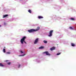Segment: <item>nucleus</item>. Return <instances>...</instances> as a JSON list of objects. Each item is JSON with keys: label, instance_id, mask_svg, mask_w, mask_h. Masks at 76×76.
<instances>
[{"label": "nucleus", "instance_id": "b1692460", "mask_svg": "<svg viewBox=\"0 0 76 76\" xmlns=\"http://www.w3.org/2000/svg\"><path fill=\"white\" fill-rule=\"evenodd\" d=\"M25 54H24V55H23V56H25Z\"/></svg>", "mask_w": 76, "mask_h": 76}, {"label": "nucleus", "instance_id": "f8f14e48", "mask_svg": "<svg viewBox=\"0 0 76 76\" xmlns=\"http://www.w3.org/2000/svg\"><path fill=\"white\" fill-rule=\"evenodd\" d=\"M43 42H44V43H45V44H47V43L48 42L46 40H44L43 41Z\"/></svg>", "mask_w": 76, "mask_h": 76}, {"label": "nucleus", "instance_id": "9b49d317", "mask_svg": "<svg viewBox=\"0 0 76 76\" xmlns=\"http://www.w3.org/2000/svg\"><path fill=\"white\" fill-rule=\"evenodd\" d=\"M43 48H44V47L42 46L39 48V49H43Z\"/></svg>", "mask_w": 76, "mask_h": 76}, {"label": "nucleus", "instance_id": "7ed1b4c3", "mask_svg": "<svg viewBox=\"0 0 76 76\" xmlns=\"http://www.w3.org/2000/svg\"><path fill=\"white\" fill-rule=\"evenodd\" d=\"M54 31L51 30L49 32V35H48V36L50 37H51L52 35L53 32Z\"/></svg>", "mask_w": 76, "mask_h": 76}, {"label": "nucleus", "instance_id": "f3484780", "mask_svg": "<svg viewBox=\"0 0 76 76\" xmlns=\"http://www.w3.org/2000/svg\"><path fill=\"white\" fill-rule=\"evenodd\" d=\"M70 19L71 20H75V19L72 18H71Z\"/></svg>", "mask_w": 76, "mask_h": 76}, {"label": "nucleus", "instance_id": "2eb2a0df", "mask_svg": "<svg viewBox=\"0 0 76 76\" xmlns=\"http://www.w3.org/2000/svg\"><path fill=\"white\" fill-rule=\"evenodd\" d=\"M3 51L4 53H6V49L4 48L3 49Z\"/></svg>", "mask_w": 76, "mask_h": 76}, {"label": "nucleus", "instance_id": "6ab92c4d", "mask_svg": "<svg viewBox=\"0 0 76 76\" xmlns=\"http://www.w3.org/2000/svg\"><path fill=\"white\" fill-rule=\"evenodd\" d=\"M7 54H10V53L9 52H7L6 53Z\"/></svg>", "mask_w": 76, "mask_h": 76}, {"label": "nucleus", "instance_id": "0eeeda50", "mask_svg": "<svg viewBox=\"0 0 76 76\" xmlns=\"http://www.w3.org/2000/svg\"><path fill=\"white\" fill-rule=\"evenodd\" d=\"M8 16H9L8 15H3V18H6V17H7Z\"/></svg>", "mask_w": 76, "mask_h": 76}, {"label": "nucleus", "instance_id": "20e7f679", "mask_svg": "<svg viewBox=\"0 0 76 76\" xmlns=\"http://www.w3.org/2000/svg\"><path fill=\"white\" fill-rule=\"evenodd\" d=\"M44 54H46L47 56H50V54L48 53V51H45L43 53Z\"/></svg>", "mask_w": 76, "mask_h": 76}, {"label": "nucleus", "instance_id": "4be33fe9", "mask_svg": "<svg viewBox=\"0 0 76 76\" xmlns=\"http://www.w3.org/2000/svg\"><path fill=\"white\" fill-rule=\"evenodd\" d=\"M20 51L21 53H23V52H22V51Z\"/></svg>", "mask_w": 76, "mask_h": 76}, {"label": "nucleus", "instance_id": "dca6fc26", "mask_svg": "<svg viewBox=\"0 0 76 76\" xmlns=\"http://www.w3.org/2000/svg\"><path fill=\"white\" fill-rule=\"evenodd\" d=\"M61 54V53H58L57 54V56H58V55H60Z\"/></svg>", "mask_w": 76, "mask_h": 76}, {"label": "nucleus", "instance_id": "393cba45", "mask_svg": "<svg viewBox=\"0 0 76 76\" xmlns=\"http://www.w3.org/2000/svg\"><path fill=\"white\" fill-rule=\"evenodd\" d=\"M1 26L0 25V27H1Z\"/></svg>", "mask_w": 76, "mask_h": 76}, {"label": "nucleus", "instance_id": "f03ea898", "mask_svg": "<svg viewBox=\"0 0 76 76\" xmlns=\"http://www.w3.org/2000/svg\"><path fill=\"white\" fill-rule=\"evenodd\" d=\"M28 32L30 33H32L34 32H35V29H31L30 30H28Z\"/></svg>", "mask_w": 76, "mask_h": 76}, {"label": "nucleus", "instance_id": "9d476101", "mask_svg": "<svg viewBox=\"0 0 76 76\" xmlns=\"http://www.w3.org/2000/svg\"><path fill=\"white\" fill-rule=\"evenodd\" d=\"M43 18V17L41 16H39L38 18L39 19H42Z\"/></svg>", "mask_w": 76, "mask_h": 76}, {"label": "nucleus", "instance_id": "412c9836", "mask_svg": "<svg viewBox=\"0 0 76 76\" xmlns=\"http://www.w3.org/2000/svg\"><path fill=\"white\" fill-rule=\"evenodd\" d=\"M20 67V64H19L18 65V68H19V67Z\"/></svg>", "mask_w": 76, "mask_h": 76}, {"label": "nucleus", "instance_id": "39448f33", "mask_svg": "<svg viewBox=\"0 0 76 76\" xmlns=\"http://www.w3.org/2000/svg\"><path fill=\"white\" fill-rule=\"evenodd\" d=\"M38 42V38H37L36 39L34 42V44H37Z\"/></svg>", "mask_w": 76, "mask_h": 76}, {"label": "nucleus", "instance_id": "ddd939ff", "mask_svg": "<svg viewBox=\"0 0 76 76\" xmlns=\"http://www.w3.org/2000/svg\"><path fill=\"white\" fill-rule=\"evenodd\" d=\"M0 66L1 67H3L4 66V65L2 64L1 63H0Z\"/></svg>", "mask_w": 76, "mask_h": 76}, {"label": "nucleus", "instance_id": "423d86ee", "mask_svg": "<svg viewBox=\"0 0 76 76\" xmlns=\"http://www.w3.org/2000/svg\"><path fill=\"white\" fill-rule=\"evenodd\" d=\"M55 50V47H53L50 48V50L51 51H53V50Z\"/></svg>", "mask_w": 76, "mask_h": 76}, {"label": "nucleus", "instance_id": "4468645a", "mask_svg": "<svg viewBox=\"0 0 76 76\" xmlns=\"http://www.w3.org/2000/svg\"><path fill=\"white\" fill-rule=\"evenodd\" d=\"M28 12H29V13H32V11H31V10H28Z\"/></svg>", "mask_w": 76, "mask_h": 76}, {"label": "nucleus", "instance_id": "a211bd4d", "mask_svg": "<svg viewBox=\"0 0 76 76\" xmlns=\"http://www.w3.org/2000/svg\"><path fill=\"white\" fill-rule=\"evenodd\" d=\"M11 64V63H10V62H9L7 63V64H8V65H10Z\"/></svg>", "mask_w": 76, "mask_h": 76}, {"label": "nucleus", "instance_id": "1a4fd4ad", "mask_svg": "<svg viewBox=\"0 0 76 76\" xmlns=\"http://www.w3.org/2000/svg\"><path fill=\"white\" fill-rule=\"evenodd\" d=\"M71 45L72 47H75V44L73 43H72L71 44Z\"/></svg>", "mask_w": 76, "mask_h": 76}, {"label": "nucleus", "instance_id": "6e6552de", "mask_svg": "<svg viewBox=\"0 0 76 76\" xmlns=\"http://www.w3.org/2000/svg\"><path fill=\"white\" fill-rule=\"evenodd\" d=\"M39 28H40L39 27H38L37 28V29L35 30V31H38V30H39Z\"/></svg>", "mask_w": 76, "mask_h": 76}, {"label": "nucleus", "instance_id": "5701e85b", "mask_svg": "<svg viewBox=\"0 0 76 76\" xmlns=\"http://www.w3.org/2000/svg\"><path fill=\"white\" fill-rule=\"evenodd\" d=\"M5 61L6 62H7V61H9L6 60V61Z\"/></svg>", "mask_w": 76, "mask_h": 76}, {"label": "nucleus", "instance_id": "f257e3e1", "mask_svg": "<svg viewBox=\"0 0 76 76\" xmlns=\"http://www.w3.org/2000/svg\"><path fill=\"white\" fill-rule=\"evenodd\" d=\"M26 38V37H23L22 39H21L20 40V42L22 44H23V42L25 43V44H26V42L25 41V39Z\"/></svg>", "mask_w": 76, "mask_h": 76}, {"label": "nucleus", "instance_id": "aec40b11", "mask_svg": "<svg viewBox=\"0 0 76 76\" xmlns=\"http://www.w3.org/2000/svg\"><path fill=\"white\" fill-rule=\"evenodd\" d=\"M70 29H73V28H72V27H69Z\"/></svg>", "mask_w": 76, "mask_h": 76}]
</instances>
